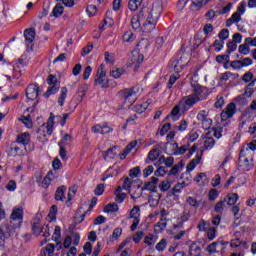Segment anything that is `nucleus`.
Returning <instances> with one entry per match:
<instances>
[{"instance_id":"1","label":"nucleus","mask_w":256,"mask_h":256,"mask_svg":"<svg viewBox=\"0 0 256 256\" xmlns=\"http://www.w3.org/2000/svg\"><path fill=\"white\" fill-rule=\"evenodd\" d=\"M10 223L5 224L1 229L5 235L11 237L15 233V229L21 227L23 223V209L15 208L10 216Z\"/></svg>"},{"instance_id":"2","label":"nucleus","mask_w":256,"mask_h":256,"mask_svg":"<svg viewBox=\"0 0 256 256\" xmlns=\"http://www.w3.org/2000/svg\"><path fill=\"white\" fill-rule=\"evenodd\" d=\"M237 113V105H235L234 102L229 103L227 107L221 112L220 118L223 124V127H227L229 125V122H227L228 119H231Z\"/></svg>"},{"instance_id":"3","label":"nucleus","mask_w":256,"mask_h":256,"mask_svg":"<svg viewBox=\"0 0 256 256\" xmlns=\"http://www.w3.org/2000/svg\"><path fill=\"white\" fill-rule=\"evenodd\" d=\"M106 75L105 66L101 64L98 68L96 78L94 79V84L101 85L102 89H107L109 87V80L105 82Z\"/></svg>"},{"instance_id":"4","label":"nucleus","mask_w":256,"mask_h":256,"mask_svg":"<svg viewBox=\"0 0 256 256\" xmlns=\"http://www.w3.org/2000/svg\"><path fill=\"white\" fill-rule=\"evenodd\" d=\"M201 101V98L199 96H196L195 94H191L189 96H185L180 100V105L183 109V111H189L193 105L196 103H199Z\"/></svg>"},{"instance_id":"5","label":"nucleus","mask_w":256,"mask_h":256,"mask_svg":"<svg viewBox=\"0 0 256 256\" xmlns=\"http://www.w3.org/2000/svg\"><path fill=\"white\" fill-rule=\"evenodd\" d=\"M141 208L139 206H134L130 211V219H133L132 225L130 227L131 231H135L137 227H139V223H141Z\"/></svg>"},{"instance_id":"6","label":"nucleus","mask_w":256,"mask_h":256,"mask_svg":"<svg viewBox=\"0 0 256 256\" xmlns=\"http://www.w3.org/2000/svg\"><path fill=\"white\" fill-rule=\"evenodd\" d=\"M238 165L242 171H251L253 169V158L240 153Z\"/></svg>"},{"instance_id":"7","label":"nucleus","mask_w":256,"mask_h":256,"mask_svg":"<svg viewBox=\"0 0 256 256\" xmlns=\"http://www.w3.org/2000/svg\"><path fill=\"white\" fill-rule=\"evenodd\" d=\"M40 93L41 89L37 85L30 84L26 89V97L29 101H35Z\"/></svg>"},{"instance_id":"8","label":"nucleus","mask_w":256,"mask_h":256,"mask_svg":"<svg viewBox=\"0 0 256 256\" xmlns=\"http://www.w3.org/2000/svg\"><path fill=\"white\" fill-rule=\"evenodd\" d=\"M63 118L60 115H53V112L50 113V117L46 122V129H53L55 124L60 123L61 127H63Z\"/></svg>"},{"instance_id":"9","label":"nucleus","mask_w":256,"mask_h":256,"mask_svg":"<svg viewBox=\"0 0 256 256\" xmlns=\"http://www.w3.org/2000/svg\"><path fill=\"white\" fill-rule=\"evenodd\" d=\"M157 183H159V178L152 177L150 181L144 184L142 191H151L152 193L157 192Z\"/></svg>"},{"instance_id":"10","label":"nucleus","mask_w":256,"mask_h":256,"mask_svg":"<svg viewBox=\"0 0 256 256\" xmlns=\"http://www.w3.org/2000/svg\"><path fill=\"white\" fill-rule=\"evenodd\" d=\"M256 151V140H252L250 143L243 146L240 153L241 155H248L251 156V153Z\"/></svg>"},{"instance_id":"11","label":"nucleus","mask_w":256,"mask_h":256,"mask_svg":"<svg viewBox=\"0 0 256 256\" xmlns=\"http://www.w3.org/2000/svg\"><path fill=\"white\" fill-rule=\"evenodd\" d=\"M179 113H181V104L174 106L170 114L166 116L165 120L169 121V119H172V121H177L180 117Z\"/></svg>"},{"instance_id":"12","label":"nucleus","mask_w":256,"mask_h":256,"mask_svg":"<svg viewBox=\"0 0 256 256\" xmlns=\"http://www.w3.org/2000/svg\"><path fill=\"white\" fill-rule=\"evenodd\" d=\"M29 141H31V134L28 132L19 134L16 139V143H19L20 145H29Z\"/></svg>"},{"instance_id":"13","label":"nucleus","mask_w":256,"mask_h":256,"mask_svg":"<svg viewBox=\"0 0 256 256\" xmlns=\"http://www.w3.org/2000/svg\"><path fill=\"white\" fill-rule=\"evenodd\" d=\"M118 94L120 97H122L124 99L125 103H127V100L130 97H133V95H135V89L134 88H126V89L120 90L118 92Z\"/></svg>"},{"instance_id":"14","label":"nucleus","mask_w":256,"mask_h":256,"mask_svg":"<svg viewBox=\"0 0 256 256\" xmlns=\"http://www.w3.org/2000/svg\"><path fill=\"white\" fill-rule=\"evenodd\" d=\"M115 195V202L116 203H123L125 199L127 198V194L123 193V189L121 186H118L114 192Z\"/></svg>"},{"instance_id":"15","label":"nucleus","mask_w":256,"mask_h":256,"mask_svg":"<svg viewBox=\"0 0 256 256\" xmlns=\"http://www.w3.org/2000/svg\"><path fill=\"white\" fill-rule=\"evenodd\" d=\"M137 47L140 48H135L133 53H141V51H147V49H149V39L142 38L140 42L137 44Z\"/></svg>"},{"instance_id":"16","label":"nucleus","mask_w":256,"mask_h":256,"mask_svg":"<svg viewBox=\"0 0 256 256\" xmlns=\"http://www.w3.org/2000/svg\"><path fill=\"white\" fill-rule=\"evenodd\" d=\"M201 155H203V151H201L200 154L197 153L196 157L189 162L187 165V171H193V169H195V167L201 163Z\"/></svg>"},{"instance_id":"17","label":"nucleus","mask_w":256,"mask_h":256,"mask_svg":"<svg viewBox=\"0 0 256 256\" xmlns=\"http://www.w3.org/2000/svg\"><path fill=\"white\" fill-rule=\"evenodd\" d=\"M65 12V8L63 7V5H61V3L56 4V6L53 8L50 17H55L56 19L61 17V15H63V13Z\"/></svg>"},{"instance_id":"18","label":"nucleus","mask_w":256,"mask_h":256,"mask_svg":"<svg viewBox=\"0 0 256 256\" xmlns=\"http://www.w3.org/2000/svg\"><path fill=\"white\" fill-rule=\"evenodd\" d=\"M35 35V28H28L24 30L25 41H27L28 43H33V41H35Z\"/></svg>"},{"instance_id":"19","label":"nucleus","mask_w":256,"mask_h":256,"mask_svg":"<svg viewBox=\"0 0 256 256\" xmlns=\"http://www.w3.org/2000/svg\"><path fill=\"white\" fill-rule=\"evenodd\" d=\"M227 245V242L225 241H217V242H213L212 244H210L207 248V251L209 253H216L217 252V247L220 249H223V246Z\"/></svg>"},{"instance_id":"20","label":"nucleus","mask_w":256,"mask_h":256,"mask_svg":"<svg viewBox=\"0 0 256 256\" xmlns=\"http://www.w3.org/2000/svg\"><path fill=\"white\" fill-rule=\"evenodd\" d=\"M66 191H67V186L63 185L58 187L55 194L56 201H64Z\"/></svg>"},{"instance_id":"21","label":"nucleus","mask_w":256,"mask_h":256,"mask_svg":"<svg viewBox=\"0 0 256 256\" xmlns=\"http://www.w3.org/2000/svg\"><path fill=\"white\" fill-rule=\"evenodd\" d=\"M157 159H159V149L154 148V149L150 150V152L148 153L146 163L149 164V163H151V161H157Z\"/></svg>"},{"instance_id":"22","label":"nucleus","mask_w":256,"mask_h":256,"mask_svg":"<svg viewBox=\"0 0 256 256\" xmlns=\"http://www.w3.org/2000/svg\"><path fill=\"white\" fill-rule=\"evenodd\" d=\"M155 25H157V22L155 20H149L146 19L145 23H144V33H151V31H153V29H155Z\"/></svg>"},{"instance_id":"23","label":"nucleus","mask_w":256,"mask_h":256,"mask_svg":"<svg viewBox=\"0 0 256 256\" xmlns=\"http://www.w3.org/2000/svg\"><path fill=\"white\" fill-rule=\"evenodd\" d=\"M53 171H49L45 178L41 182V187L44 189H47L49 185H51V181H53Z\"/></svg>"},{"instance_id":"24","label":"nucleus","mask_w":256,"mask_h":256,"mask_svg":"<svg viewBox=\"0 0 256 256\" xmlns=\"http://www.w3.org/2000/svg\"><path fill=\"white\" fill-rule=\"evenodd\" d=\"M189 256H201V247L197 243L193 242L190 245Z\"/></svg>"},{"instance_id":"25","label":"nucleus","mask_w":256,"mask_h":256,"mask_svg":"<svg viewBox=\"0 0 256 256\" xmlns=\"http://www.w3.org/2000/svg\"><path fill=\"white\" fill-rule=\"evenodd\" d=\"M215 146V140L211 138V132L206 133V140L204 141L205 149H211Z\"/></svg>"},{"instance_id":"26","label":"nucleus","mask_w":256,"mask_h":256,"mask_svg":"<svg viewBox=\"0 0 256 256\" xmlns=\"http://www.w3.org/2000/svg\"><path fill=\"white\" fill-rule=\"evenodd\" d=\"M55 253V244H48L41 252V256H53Z\"/></svg>"},{"instance_id":"27","label":"nucleus","mask_w":256,"mask_h":256,"mask_svg":"<svg viewBox=\"0 0 256 256\" xmlns=\"http://www.w3.org/2000/svg\"><path fill=\"white\" fill-rule=\"evenodd\" d=\"M225 199L227 201V205H235V203L239 201V195L237 193H231V194H228L225 197Z\"/></svg>"},{"instance_id":"28","label":"nucleus","mask_w":256,"mask_h":256,"mask_svg":"<svg viewBox=\"0 0 256 256\" xmlns=\"http://www.w3.org/2000/svg\"><path fill=\"white\" fill-rule=\"evenodd\" d=\"M191 87L193 88L194 94L196 97H199V95H201V93H203L205 91V89H207V87H203L198 83H192Z\"/></svg>"},{"instance_id":"29","label":"nucleus","mask_w":256,"mask_h":256,"mask_svg":"<svg viewBox=\"0 0 256 256\" xmlns=\"http://www.w3.org/2000/svg\"><path fill=\"white\" fill-rule=\"evenodd\" d=\"M67 93H68L67 87H62L60 97L58 98V105H60V107H63L65 105V99H67Z\"/></svg>"},{"instance_id":"30","label":"nucleus","mask_w":256,"mask_h":256,"mask_svg":"<svg viewBox=\"0 0 256 256\" xmlns=\"http://www.w3.org/2000/svg\"><path fill=\"white\" fill-rule=\"evenodd\" d=\"M55 93H59V86H50L43 94V97L49 99V97H51V95H55Z\"/></svg>"},{"instance_id":"31","label":"nucleus","mask_w":256,"mask_h":256,"mask_svg":"<svg viewBox=\"0 0 256 256\" xmlns=\"http://www.w3.org/2000/svg\"><path fill=\"white\" fill-rule=\"evenodd\" d=\"M255 87L253 82L248 83L244 88L243 95H246V97H252L253 93H255V90L252 88Z\"/></svg>"},{"instance_id":"32","label":"nucleus","mask_w":256,"mask_h":256,"mask_svg":"<svg viewBox=\"0 0 256 256\" xmlns=\"http://www.w3.org/2000/svg\"><path fill=\"white\" fill-rule=\"evenodd\" d=\"M131 25H132V29H134L135 31L137 32L141 31V20H139L137 16H132Z\"/></svg>"},{"instance_id":"33","label":"nucleus","mask_w":256,"mask_h":256,"mask_svg":"<svg viewBox=\"0 0 256 256\" xmlns=\"http://www.w3.org/2000/svg\"><path fill=\"white\" fill-rule=\"evenodd\" d=\"M225 203H227V198H224L223 200H220L216 205L214 206V211L216 213H223V210L225 209Z\"/></svg>"},{"instance_id":"34","label":"nucleus","mask_w":256,"mask_h":256,"mask_svg":"<svg viewBox=\"0 0 256 256\" xmlns=\"http://www.w3.org/2000/svg\"><path fill=\"white\" fill-rule=\"evenodd\" d=\"M229 78L239 79V74L233 72H225L222 74L220 81H229Z\"/></svg>"},{"instance_id":"35","label":"nucleus","mask_w":256,"mask_h":256,"mask_svg":"<svg viewBox=\"0 0 256 256\" xmlns=\"http://www.w3.org/2000/svg\"><path fill=\"white\" fill-rule=\"evenodd\" d=\"M136 147H137V140L130 142L124 149L122 155H124V157H127V155H129V153H131V151H133V149H135Z\"/></svg>"},{"instance_id":"36","label":"nucleus","mask_w":256,"mask_h":256,"mask_svg":"<svg viewBox=\"0 0 256 256\" xmlns=\"http://www.w3.org/2000/svg\"><path fill=\"white\" fill-rule=\"evenodd\" d=\"M46 83H48V85H50V86L57 87L59 85V80L57 79L56 75L49 74L46 79Z\"/></svg>"},{"instance_id":"37","label":"nucleus","mask_w":256,"mask_h":256,"mask_svg":"<svg viewBox=\"0 0 256 256\" xmlns=\"http://www.w3.org/2000/svg\"><path fill=\"white\" fill-rule=\"evenodd\" d=\"M141 3H143V0H130L128 3V8L130 9V11H137Z\"/></svg>"},{"instance_id":"38","label":"nucleus","mask_w":256,"mask_h":256,"mask_svg":"<svg viewBox=\"0 0 256 256\" xmlns=\"http://www.w3.org/2000/svg\"><path fill=\"white\" fill-rule=\"evenodd\" d=\"M71 141H73L71 135L65 134L58 145L59 147H67V145H70Z\"/></svg>"},{"instance_id":"39","label":"nucleus","mask_w":256,"mask_h":256,"mask_svg":"<svg viewBox=\"0 0 256 256\" xmlns=\"http://www.w3.org/2000/svg\"><path fill=\"white\" fill-rule=\"evenodd\" d=\"M115 147L108 149L106 152H103L104 159L107 161L108 159H115L117 153H115Z\"/></svg>"},{"instance_id":"40","label":"nucleus","mask_w":256,"mask_h":256,"mask_svg":"<svg viewBox=\"0 0 256 256\" xmlns=\"http://www.w3.org/2000/svg\"><path fill=\"white\" fill-rule=\"evenodd\" d=\"M183 167V161H180L178 164L173 166V168L169 172V175H177V173L183 170Z\"/></svg>"},{"instance_id":"41","label":"nucleus","mask_w":256,"mask_h":256,"mask_svg":"<svg viewBox=\"0 0 256 256\" xmlns=\"http://www.w3.org/2000/svg\"><path fill=\"white\" fill-rule=\"evenodd\" d=\"M32 231L34 235H41V232L43 231V228L41 227V224L39 223V220H36L32 224Z\"/></svg>"},{"instance_id":"42","label":"nucleus","mask_w":256,"mask_h":256,"mask_svg":"<svg viewBox=\"0 0 256 256\" xmlns=\"http://www.w3.org/2000/svg\"><path fill=\"white\" fill-rule=\"evenodd\" d=\"M124 73L125 69L123 68H115L112 71H110V74L114 79H119L121 75H123Z\"/></svg>"},{"instance_id":"43","label":"nucleus","mask_w":256,"mask_h":256,"mask_svg":"<svg viewBox=\"0 0 256 256\" xmlns=\"http://www.w3.org/2000/svg\"><path fill=\"white\" fill-rule=\"evenodd\" d=\"M123 41L125 43H132V41H135V34L131 31H127L123 36H122Z\"/></svg>"},{"instance_id":"44","label":"nucleus","mask_w":256,"mask_h":256,"mask_svg":"<svg viewBox=\"0 0 256 256\" xmlns=\"http://www.w3.org/2000/svg\"><path fill=\"white\" fill-rule=\"evenodd\" d=\"M159 189L163 193L171 189V182L169 180H164L159 184Z\"/></svg>"},{"instance_id":"45","label":"nucleus","mask_w":256,"mask_h":256,"mask_svg":"<svg viewBox=\"0 0 256 256\" xmlns=\"http://www.w3.org/2000/svg\"><path fill=\"white\" fill-rule=\"evenodd\" d=\"M187 187V183H177L174 188L172 189V195H176L177 193H181L182 189H185Z\"/></svg>"},{"instance_id":"46","label":"nucleus","mask_w":256,"mask_h":256,"mask_svg":"<svg viewBox=\"0 0 256 256\" xmlns=\"http://www.w3.org/2000/svg\"><path fill=\"white\" fill-rule=\"evenodd\" d=\"M105 213H117V211H119V206L115 203L113 204H108L105 208H104Z\"/></svg>"},{"instance_id":"47","label":"nucleus","mask_w":256,"mask_h":256,"mask_svg":"<svg viewBox=\"0 0 256 256\" xmlns=\"http://www.w3.org/2000/svg\"><path fill=\"white\" fill-rule=\"evenodd\" d=\"M238 52L241 55H249V53H251V48L247 44H242L239 46Z\"/></svg>"},{"instance_id":"48","label":"nucleus","mask_w":256,"mask_h":256,"mask_svg":"<svg viewBox=\"0 0 256 256\" xmlns=\"http://www.w3.org/2000/svg\"><path fill=\"white\" fill-rule=\"evenodd\" d=\"M86 13L89 17H95V15H97V6L95 5L87 6Z\"/></svg>"},{"instance_id":"49","label":"nucleus","mask_w":256,"mask_h":256,"mask_svg":"<svg viewBox=\"0 0 256 256\" xmlns=\"http://www.w3.org/2000/svg\"><path fill=\"white\" fill-rule=\"evenodd\" d=\"M218 38L220 41H227V39H229V29H222L218 34Z\"/></svg>"},{"instance_id":"50","label":"nucleus","mask_w":256,"mask_h":256,"mask_svg":"<svg viewBox=\"0 0 256 256\" xmlns=\"http://www.w3.org/2000/svg\"><path fill=\"white\" fill-rule=\"evenodd\" d=\"M53 239L56 243H61V227L59 226L55 227Z\"/></svg>"},{"instance_id":"51","label":"nucleus","mask_w":256,"mask_h":256,"mask_svg":"<svg viewBox=\"0 0 256 256\" xmlns=\"http://www.w3.org/2000/svg\"><path fill=\"white\" fill-rule=\"evenodd\" d=\"M20 148L19 146H15V144H11L10 148L7 150L8 155H11L12 157L17 156V153H19Z\"/></svg>"},{"instance_id":"52","label":"nucleus","mask_w":256,"mask_h":256,"mask_svg":"<svg viewBox=\"0 0 256 256\" xmlns=\"http://www.w3.org/2000/svg\"><path fill=\"white\" fill-rule=\"evenodd\" d=\"M216 61H217L220 65H222V63H224V61H225L226 63H231V60L229 59V55H225V54L216 56Z\"/></svg>"},{"instance_id":"53","label":"nucleus","mask_w":256,"mask_h":256,"mask_svg":"<svg viewBox=\"0 0 256 256\" xmlns=\"http://www.w3.org/2000/svg\"><path fill=\"white\" fill-rule=\"evenodd\" d=\"M230 67L235 70L243 69V62L241 60H234L230 63Z\"/></svg>"},{"instance_id":"54","label":"nucleus","mask_w":256,"mask_h":256,"mask_svg":"<svg viewBox=\"0 0 256 256\" xmlns=\"http://www.w3.org/2000/svg\"><path fill=\"white\" fill-rule=\"evenodd\" d=\"M246 7H247V2L245 0H243L240 3V5L237 7V12L236 13H239V15H244L245 11H247Z\"/></svg>"},{"instance_id":"55","label":"nucleus","mask_w":256,"mask_h":256,"mask_svg":"<svg viewBox=\"0 0 256 256\" xmlns=\"http://www.w3.org/2000/svg\"><path fill=\"white\" fill-rule=\"evenodd\" d=\"M165 247H167V240L163 238L156 244V251H165Z\"/></svg>"},{"instance_id":"56","label":"nucleus","mask_w":256,"mask_h":256,"mask_svg":"<svg viewBox=\"0 0 256 256\" xmlns=\"http://www.w3.org/2000/svg\"><path fill=\"white\" fill-rule=\"evenodd\" d=\"M76 193H77V185L71 186L68 191V201H72Z\"/></svg>"},{"instance_id":"57","label":"nucleus","mask_w":256,"mask_h":256,"mask_svg":"<svg viewBox=\"0 0 256 256\" xmlns=\"http://www.w3.org/2000/svg\"><path fill=\"white\" fill-rule=\"evenodd\" d=\"M153 171H155V167H153V165H149L147 166L144 170H143V177L145 179H147V177H149Z\"/></svg>"},{"instance_id":"58","label":"nucleus","mask_w":256,"mask_h":256,"mask_svg":"<svg viewBox=\"0 0 256 256\" xmlns=\"http://www.w3.org/2000/svg\"><path fill=\"white\" fill-rule=\"evenodd\" d=\"M207 237L210 241H213V239L217 237V228L215 227L210 228L207 232Z\"/></svg>"},{"instance_id":"59","label":"nucleus","mask_w":256,"mask_h":256,"mask_svg":"<svg viewBox=\"0 0 256 256\" xmlns=\"http://www.w3.org/2000/svg\"><path fill=\"white\" fill-rule=\"evenodd\" d=\"M154 175L156 177H165V175H167V169H165V167L160 166L155 172Z\"/></svg>"},{"instance_id":"60","label":"nucleus","mask_w":256,"mask_h":256,"mask_svg":"<svg viewBox=\"0 0 256 256\" xmlns=\"http://www.w3.org/2000/svg\"><path fill=\"white\" fill-rule=\"evenodd\" d=\"M186 203H188V205H190V207H194L195 209L199 208V202H197V199H195L193 197H188L186 199Z\"/></svg>"},{"instance_id":"61","label":"nucleus","mask_w":256,"mask_h":256,"mask_svg":"<svg viewBox=\"0 0 256 256\" xmlns=\"http://www.w3.org/2000/svg\"><path fill=\"white\" fill-rule=\"evenodd\" d=\"M247 95H239L235 98V101L238 103V105H247L248 101H247Z\"/></svg>"},{"instance_id":"62","label":"nucleus","mask_w":256,"mask_h":256,"mask_svg":"<svg viewBox=\"0 0 256 256\" xmlns=\"http://www.w3.org/2000/svg\"><path fill=\"white\" fill-rule=\"evenodd\" d=\"M145 233L143 231H138L133 235V241L134 243H141V239H143V236Z\"/></svg>"},{"instance_id":"63","label":"nucleus","mask_w":256,"mask_h":256,"mask_svg":"<svg viewBox=\"0 0 256 256\" xmlns=\"http://www.w3.org/2000/svg\"><path fill=\"white\" fill-rule=\"evenodd\" d=\"M242 81H244V83H250L251 81H253V74L251 72H246L242 76Z\"/></svg>"},{"instance_id":"64","label":"nucleus","mask_w":256,"mask_h":256,"mask_svg":"<svg viewBox=\"0 0 256 256\" xmlns=\"http://www.w3.org/2000/svg\"><path fill=\"white\" fill-rule=\"evenodd\" d=\"M212 123H213V120H211V118H206V119L202 122V127H203V129H211Z\"/></svg>"}]
</instances>
